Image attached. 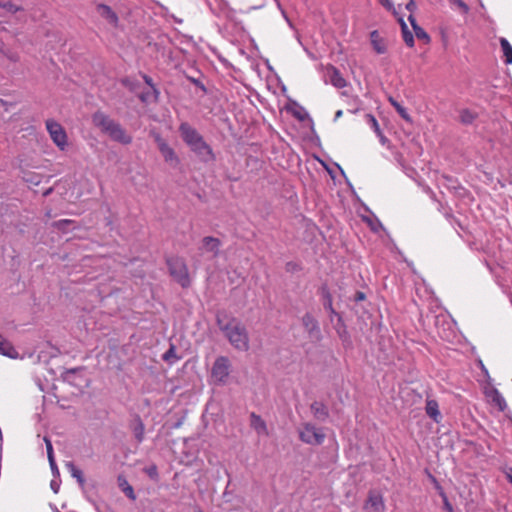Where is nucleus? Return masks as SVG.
I'll list each match as a JSON object with an SVG mask.
<instances>
[{
  "label": "nucleus",
  "mask_w": 512,
  "mask_h": 512,
  "mask_svg": "<svg viewBox=\"0 0 512 512\" xmlns=\"http://www.w3.org/2000/svg\"><path fill=\"white\" fill-rule=\"evenodd\" d=\"M179 132L186 145L201 161L211 162L215 160L211 146L194 127L188 123H181Z\"/></svg>",
  "instance_id": "f257e3e1"
},
{
  "label": "nucleus",
  "mask_w": 512,
  "mask_h": 512,
  "mask_svg": "<svg viewBox=\"0 0 512 512\" xmlns=\"http://www.w3.org/2000/svg\"><path fill=\"white\" fill-rule=\"evenodd\" d=\"M219 329L223 332L229 343L238 351L249 349V336L246 327L236 318L225 320L217 317Z\"/></svg>",
  "instance_id": "f03ea898"
},
{
  "label": "nucleus",
  "mask_w": 512,
  "mask_h": 512,
  "mask_svg": "<svg viewBox=\"0 0 512 512\" xmlns=\"http://www.w3.org/2000/svg\"><path fill=\"white\" fill-rule=\"evenodd\" d=\"M167 265L171 276L183 287L187 288L191 284L188 267L183 258L172 257L167 260Z\"/></svg>",
  "instance_id": "7ed1b4c3"
},
{
  "label": "nucleus",
  "mask_w": 512,
  "mask_h": 512,
  "mask_svg": "<svg viewBox=\"0 0 512 512\" xmlns=\"http://www.w3.org/2000/svg\"><path fill=\"white\" fill-rule=\"evenodd\" d=\"M230 371L231 363L228 357H217L211 369L212 382L217 385L226 384L230 376Z\"/></svg>",
  "instance_id": "20e7f679"
},
{
  "label": "nucleus",
  "mask_w": 512,
  "mask_h": 512,
  "mask_svg": "<svg viewBox=\"0 0 512 512\" xmlns=\"http://www.w3.org/2000/svg\"><path fill=\"white\" fill-rule=\"evenodd\" d=\"M46 129L53 143L61 151L66 150L68 146V137L62 125L53 119H48L46 120Z\"/></svg>",
  "instance_id": "39448f33"
},
{
  "label": "nucleus",
  "mask_w": 512,
  "mask_h": 512,
  "mask_svg": "<svg viewBox=\"0 0 512 512\" xmlns=\"http://www.w3.org/2000/svg\"><path fill=\"white\" fill-rule=\"evenodd\" d=\"M299 437L302 442L309 445H321L325 440V433L321 428H317L311 423L303 425L299 431Z\"/></svg>",
  "instance_id": "423d86ee"
},
{
  "label": "nucleus",
  "mask_w": 512,
  "mask_h": 512,
  "mask_svg": "<svg viewBox=\"0 0 512 512\" xmlns=\"http://www.w3.org/2000/svg\"><path fill=\"white\" fill-rule=\"evenodd\" d=\"M483 392L486 398L495 405L499 411H504L507 408V403L500 391L494 387L493 383H486L483 387Z\"/></svg>",
  "instance_id": "0eeeda50"
},
{
  "label": "nucleus",
  "mask_w": 512,
  "mask_h": 512,
  "mask_svg": "<svg viewBox=\"0 0 512 512\" xmlns=\"http://www.w3.org/2000/svg\"><path fill=\"white\" fill-rule=\"evenodd\" d=\"M105 134H107L113 141L124 145L130 144L132 142V137L127 134L124 128L116 121L112 123Z\"/></svg>",
  "instance_id": "6e6552de"
},
{
  "label": "nucleus",
  "mask_w": 512,
  "mask_h": 512,
  "mask_svg": "<svg viewBox=\"0 0 512 512\" xmlns=\"http://www.w3.org/2000/svg\"><path fill=\"white\" fill-rule=\"evenodd\" d=\"M156 142L158 144V148L164 158V160L169 163L171 166L176 167L180 160L178 156L176 155L174 149L170 147L167 142L162 139L160 136L156 137Z\"/></svg>",
  "instance_id": "1a4fd4ad"
},
{
  "label": "nucleus",
  "mask_w": 512,
  "mask_h": 512,
  "mask_svg": "<svg viewBox=\"0 0 512 512\" xmlns=\"http://www.w3.org/2000/svg\"><path fill=\"white\" fill-rule=\"evenodd\" d=\"M302 324L310 337L314 339L320 338L319 324L311 314L307 313L302 317Z\"/></svg>",
  "instance_id": "9d476101"
},
{
  "label": "nucleus",
  "mask_w": 512,
  "mask_h": 512,
  "mask_svg": "<svg viewBox=\"0 0 512 512\" xmlns=\"http://www.w3.org/2000/svg\"><path fill=\"white\" fill-rule=\"evenodd\" d=\"M250 426L258 436H268V427L260 415L252 412L250 414Z\"/></svg>",
  "instance_id": "9b49d317"
},
{
  "label": "nucleus",
  "mask_w": 512,
  "mask_h": 512,
  "mask_svg": "<svg viewBox=\"0 0 512 512\" xmlns=\"http://www.w3.org/2000/svg\"><path fill=\"white\" fill-rule=\"evenodd\" d=\"M220 248L221 241L218 238L206 236L202 239V251L211 253L213 257L219 255Z\"/></svg>",
  "instance_id": "f8f14e48"
},
{
  "label": "nucleus",
  "mask_w": 512,
  "mask_h": 512,
  "mask_svg": "<svg viewBox=\"0 0 512 512\" xmlns=\"http://www.w3.org/2000/svg\"><path fill=\"white\" fill-rule=\"evenodd\" d=\"M92 122L97 128L101 130V132L106 133L114 120L105 113L97 111L92 116Z\"/></svg>",
  "instance_id": "ddd939ff"
},
{
  "label": "nucleus",
  "mask_w": 512,
  "mask_h": 512,
  "mask_svg": "<svg viewBox=\"0 0 512 512\" xmlns=\"http://www.w3.org/2000/svg\"><path fill=\"white\" fill-rule=\"evenodd\" d=\"M370 40L373 49L378 54H384L387 50L385 40L380 36L377 30H374L370 33Z\"/></svg>",
  "instance_id": "4468645a"
},
{
  "label": "nucleus",
  "mask_w": 512,
  "mask_h": 512,
  "mask_svg": "<svg viewBox=\"0 0 512 512\" xmlns=\"http://www.w3.org/2000/svg\"><path fill=\"white\" fill-rule=\"evenodd\" d=\"M427 415L432 418L436 423H439L441 420V413L439 410V405L436 400L430 399L426 402L425 407Z\"/></svg>",
  "instance_id": "2eb2a0df"
},
{
  "label": "nucleus",
  "mask_w": 512,
  "mask_h": 512,
  "mask_svg": "<svg viewBox=\"0 0 512 512\" xmlns=\"http://www.w3.org/2000/svg\"><path fill=\"white\" fill-rule=\"evenodd\" d=\"M0 354L9 358H17L18 353L12 344L0 335Z\"/></svg>",
  "instance_id": "dca6fc26"
},
{
  "label": "nucleus",
  "mask_w": 512,
  "mask_h": 512,
  "mask_svg": "<svg viewBox=\"0 0 512 512\" xmlns=\"http://www.w3.org/2000/svg\"><path fill=\"white\" fill-rule=\"evenodd\" d=\"M208 4L212 12L217 16L226 15L228 13V4L225 0H208Z\"/></svg>",
  "instance_id": "f3484780"
},
{
  "label": "nucleus",
  "mask_w": 512,
  "mask_h": 512,
  "mask_svg": "<svg viewBox=\"0 0 512 512\" xmlns=\"http://www.w3.org/2000/svg\"><path fill=\"white\" fill-rule=\"evenodd\" d=\"M330 82L336 88H343L346 86V80L342 77L338 69L332 67L328 70Z\"/></svg>",
  "instance_id": "a211bd4d"
},
{
  "label": "nucleus",
  "mask_w": 512,
  "mask_h": 512,
  "mask_svg": "<svg viewBox=\"0 0 512 512\" xmlns=\"http://www.w3.org/2000/svg\"><path fill=\"white\" fill-rule=\"evenodd\" d=\"M395 16L397 17L399 23L401 24L404 42L406 43L407 46L413 47L414 46V36L409 31L407 24L405 23V21L403 19V16L400 15L399 12H398V15H395Z\"/></svg>",
  "instance_id": "6ab92c4d"
},
{
  "label": "nucleus",
  "mask_w": 512,
  "mask_h": 512,
  "mask_svg": "<svg viewBox=\"0 0 512 512\" xmlns=\"http://www.w3.org/2000/svg\"><path fill=\"white\" fill-rule=\"evenodd\" d=\"M132 431L136 440L141 443L144 440L145 426L139 416H136L133 420Z\"/></svg>",
  "instance_id": "aec40b11"
},
{
  "label": "nucleus",
  "mask_w": 512,
  "mask_h": 512,
  "mask_svg": "<svg viewBox=\"0 0 512 512\" xmlns=\"http://www.w3.org/2000/svg\"><path fill=\"white\" fill-rule=\"evenodd\" d=\"M367 506L373 508L376 512H381L384 510V501L383 497L378 493H370Z\"/></svg>",
  "instance_id": "412c9836"
},
{
  "label": "nucleus",
  "mask_w": 512,
  "mask_h": 512,
  "mask_svg": "<svg viewBox=\"0 0 512 512\" xmlns=\"http://www.w3.org/2000/svg\"><path fill=\"white\" fill-rule=\"evenodd\" d=\"M311 411L314 417L320 421H324L328 417V410L326 406L321 402L312 403Z\"/></svg>",
  "instance_id": "4be33fe9"
},
{
  "label": "nucleus",
  "mask_w": 512,
  "mask_h": 512,
  "mask_svg": "<svg viewBox=\"0 0 512 512\" xmlns=\"http://www.w3.org/2000/svg\"><path fill=\"white\" fill-rule=\"evenodd\" d=\"M99 13L105 17L110 23L117 24L118 22V16L116 13L111 9L110 6L105 4H99L97 7Z\"/></svg>",
  "instance_id": "5701e85b"
},
{
  "label": "nucleus",
  "mask_w": 512,
  "mask_h": 512,
  "mask_svg": "<svg viewBox=\"0 0 512 512\" xmlns=\"http://www.w3.org/2000/svg\"><path fill=\"white\" fill-rule=\"evenodd\" d=\"M408 20L411 23V26H412V28H413V30L415 32V36L418 39L424 40L425 42H429L430 41L429 35L427 34V32L423 28H421L417 24L415 17L413 15H409L408 16Z\"/></svg>",
  "instance_id": "b1692460"
},
{
  "label": "nucleus",
  "mask_w": 512,
  "mask_h": 512,
  "mask_svg": "<svg viewBox=\"0 0 512 512\" xmlns=\"http://www.w3.org/2000/svg\"><path fill=\"white\" fill-rule=\"evenodd\" d=\"M499 42H500L501 50L503 53L504 62L507 65L512 64V46H511V44L504 37H501Z\"/></svg>",
  "instance_id": "393cba45"
},
{
  "label": "nucleus",
  "mask_w": 512,
  "mask_h": 512,
  "mask_svg": "<svg viewBox=\"0 0 512 512\" xmlns=\"http://www.w3.org/2000/svg\"><path fill=\"white\" fill-rule=\"evenodd\" d=\"M389 102L391 103V105L395 108V110L398 112V114L407 122L411 123L412 122V118L411 116L409 115V113L407 112V110L399 103L397 102L394 98L390 97L389 98Z\"/></svg>",
  "instance_id": "a878e982"
},
{
  "label": "nucleus",
  "mask_w": 512,
  "mask_h": 512,
  "mask_svg": "<svg viewBox=\"0 0 512 512\" xmlns=\"http://www.w3.org/2000/svg\"><path fill=\"white\" fill-rule=\"evenodd\" d=\"M66 467H67L68 471L70 472L71 476L76 478L77 481L81 485H83L85 480H84L82 471L78 467H76L72 462H68L66 464Z\"/></svg>",
  "instance_id": "bb28decb"
},
{
  "label": "nucleus",
  "mask_w": 512,
  "mask_h": 512,
  "mask_svg": "<svg viewBox=\"0 0 512 512\" xmlns=\"http://www.w3.org/2000/svg\"><path fill=\"white\" fill-rule=\"evenodd\" d=\"M459 118L463 124H471L475 120L476 115L468 109H463L460 111Z\"/></svg>",
  "instance_id": "cd10ccee"
},
{
  "label": "nucleus",
  "mask_w": 512,
  "mask_h": 512,
  "mask_svg": "<svg viewBox=\"0 0 512 512\" xmlns=\"http://www.w3.org/2000/svg\"><path fill=\"white\" fill-rule=\"evenodd\" d=\"M119 482V485L122 488V491L126 494V496L132 500H135L136 497L132 486L129 485V483L125 479L119 478Z\"/></svg>",
  "instance_id": "c85d7f7f"
},
{
  "label": "nucleus",
  "mask_w": 512,
  "mask_h": 512,
  "mask_svg": "<svg viewBox=\"0 0 512 512\" xmlns=\"http://www.w3.org/2000/svg\"><path fill=\"white\" fill-rule=\"evenodd\" d=\"M366 119H367V123L369 124L371 129H373V131L376 133V135H380L381 129H380L377 119L372 114H367Z\"/></svg>",
  "instance_id": "c756f323"
},
{
  "label": "nucleus",
  "mask_w": 512,
  "mask_h": 512,
  "mask_svg": "<svg viewBox=\"0 0 512 512\" xmlns=\"http://www.w3.org/2000/svg\"><path fill=\"white\" fill-rule=\"evenodd\" d=\"M163 359L167 362L174 363L179 358L176 356V351L174 345H171L170 348L164 353Z\"/></svg>",
  "instance_id": "7c9ffc66"
},
{
  "label": "nucleus",
  "mask_w": 512,
  "mask_h": 512,
  "mask_svg": "<svg viewBox=\"0 0 512 512\" xmlns=\"http://www.w3.org/2000/svg\"><path fill=\"white\" fill-rule=\"evenodd\" d=\"M0 7L10 13H15L21 9L20 6L11 1H0Z\"/></svg>",
  "instance_id": "2f4dec72"
},
{
  "label": "nucleus",
  "mask_w": 512,
  "mask_h": 512,
  "mask_svg": "<svg viewBox=\"0 0 512 512\" xmlns=\"http://www.w3.org/2000/svg\"><path fill=\"white\" fill-rule=\"evenodd\" d=\"M378 1L387 11L392 12L394 15H398V10L391 0H378Z\"/></svg>",
  "instance_id": "473e14b6"
},
{
  "label": "nucleus",
  "mask_w": 512,
  "mask_h": 512,
  "mask_svg": "<svg viewBox=\"0 0 512 512\" xmlns=\"http://www.w3.org/2000/svg\"><path fill=\"white\" fill-rule=\"evenodd\" d=\"M325 298H326L325 302H324L325 309L329 310L331 314L336 315V316L339 317V315L335 312V310L333 308L332 297H331V295L328 292L326 293V297Z\"/></svg>",
  "instance_id": "72a5a7b5"
},
{
  "label": "nucleus",
  "mask_w": 512,
  "mask_h": 512,
  "mask_svg": "<svg viewBox=\"0 0 512 512\" xmlns=\"http://www.w3.org/2000/svg\"><path fill=\"white\" fill-rule=\"evenodd\" d=\"M477 363H478L479 368L481 369L482 373L484 374V376L486 378V383H489V382L491 383L492 382V378L490 377L488 369L484 365L483 361L481 359H479L477 361Z\"/></svg>",
  "instance_id": "f704fd0d"
},
{
  "label": "nucleus",
  "mask_w": 512,
  "mask_h": 512,
  "mask_svg": "<svg viewBox=\"0 0 512 512\" xmlns=\"http://www.w3.org/2000/svg\"><path fill=\"white\" fill-rule=\"evenodd\" d=\"M451 3L455 4L464 14L469 12L468 5L462 0H450Z\"/></svg>",
  "instance_id": "c9c22d12"
},
{
  "label": "nucleus",
  "mask_w": 512,
  "mask_h": 512,
  "mask_svg": "<svg viewBox=\"0 0 512 512\" xmlns=\"http://www.w3.org/2000/svg\"><path fill=\"white\" fill-rule=\"evenodd\" d=\"M431 478H432V481H433V483H434V485H435L436 490L438 491L439 495H440V496H441V498H442V501H443L445 498H448V497H447V495H446V493L444 492V490H443L442 486L438 483V481H437L434 477H432V476H431Z\"/></svg>",
  "instance_id": "e433bc0d"
},
{
  "label": "nucleus",
  "mask_w": 512,
  "mask_h": 512,
  "mask_svg": "<svg viewBox=\"0 0 512 512\" xmlns=\"http://www.w3.org/2000/svg\"><path fill=\"white\" fill-rule=\"evenodd\" d=\"M44 442L46 444L48 459H50V457H54L52 443H51L50 439L47 437H44Z\"/></svg>",
  "instance_id": "4c0bfd02"
},
{
  "label": "nucleus",
  "mask_w": 512,
  "mask_h": 512,
  "mask_svg": "<svg viewBox=\"0 0 512 512\" xmlns=\"http://www.w3.org/2000/svg\"><path fill=\"white\" fill-rule=\"evenodd\" d=\"M3 53L12 62H17L19 60V55L16 52L3 51Z\"/></svg>",
  "instance_id": "58836bf2"
},
{
  "label": "nucleus",
  "mask_w": 512,
  "mask_h": 512,
  "mask_svg": "<svg viewBox=\"0 0 512 512\" xmlns=\"http://www.w3.org/2000/svg\"><path fill=\"white\" fill-rule=\"evenodd\" d=\"M405 8L407 11L410 12V15H413V12L416 10V4H415L414 0H409L406 3Z\"/></svg>",
  "instance_id": "ea45409f"
},
{
  "label": "nucleus",
  "mask_w": 512,
  "mask_h": 512,
  "mask_svg": "<svg viewBox=\"0 0 512 512\" xmlns=\"http://www.w3.org/2000/svg\"><path fill=\"white\" fill-rule=\"evenodd\" d=\"M48 460H49V464H50V467H51L52 473H53L54 475H56V474H57V475H59V470H58V468H57V465H56V462H55L54 457H50V459H48Z\"/></svg>",
  "instance_id": "a19ab883"
},
{
  "label": "nucleus",
  "mask_w": 512,
  "mask_h": 512,
  "mask_svg": "<svg viewBox=\"0 0 512 512\" xmlns=\"http://www.w3.org/2000/svg\"><path fill=\"white\" fill-rule=\"evenodd\" d=\"M443 508L446 512H454V509H453V506L452 504L450 503L449 499L448 498H445L443 500Z\"/></svg>",
  "instance_id": "79ce46f5"
},
{
  "label": "nucleus",
  "mask_w": 512,
  "mask_h": 512,
  "mask_svg": "<svg viewBox=\"0 0 512 512\" xmlns=\"http://www.w3.org/2000/svg\"><path fill=\"white\" fill-rule=\"evenodd\" d=\"M369 225H370V227H371V229H372L373 231H377V230H378V228H381V227H382V225H381V223H380L379 221H375V222H373V221L369 220Z\"/></svg>",
  "instance_id": "37998d69"
},
{
  "label": "nucleus",
  "mask_w": 512,
  "mask_h": 512,
  "mask_svg": "<svg viewBox=\"0 0 512 512\" xmlns=\"http://www.w3.org/2000/svg\"><path fill=\"white\" fill-rule=\"evenodd\" d=\"M142 77H143V79H144L145 83H146L147 85H149V86H150V87H151V88L156 92V89H155V87H154V85H153V81H152L151 77H149V76H147V75H145V74H144Z\"/></svg>",
  "instance_id": "c03bdc74"
},
{
  "label": "nucleus",
  "mask_w": 512,
  "mask_h": 512,
  "mask_svg": "<svg viewBox=\"0 0 512 512\" xmlns=\"http://www.w3.org/2000/svg\"><path fill=\"white\" fill-rule=\"evenodd\" d=\"M306 112L303 110V108H300V111H295L294 112V115L300 119V120H303L304 119V116H305Z\"/></svg>",
  "instance_id": "a18cd8bd"
},
{
  "label": "nucleus",
  "mask_w": 512,
  "mask_h": 512,
  "mask_svg": "<svg viewBox=\"0 0 512 512\" xmlns=\"http://www.w3.org/2000/svg\"><path fill=\"white\" fill-rule=\"evenodd\" d=\"M51 489L54 491V493H57L59 490V483L55 480H52L50 483Z\"/></svg>",
  "instance_id": "49530a36"
},
{
  "label": "nucleus",
  "mask_w": 512,
  "mask_h": 512,
  "mask_svg": "<svg viewBox=\"0 0 512 512\" xmlns=\"http://www.w3.org/2000/svg\"><path fill=\"white\" fill-rule=\"evenodd\" d=\"M377 136L382 145H386L388 143V139L383 135L382 131H380V135Z\"/></svg>",
  "instance_id": "de8ad7c7"
},
{
  "label": "nucleus",
  "mask_w": 512,
  "mask_h": 512,
  "mask_svg": "<svg viewBox=\"0 0 512 512\" xmlns=\"http://www.w3.org/2000/svg\"><path fill=\"white\" fill-rule=\"evenodd\" d=\"M506 476L509 480L510 483H512V468H509L507 471H506Z\"/></svg>",
  "instance_id": "09e8293b"
},
{
  "label": "nucleus",
  "mask_w": 512,
  "mask_h": 512,
  "mask_svg": "<svg viewBox=\"0 0 512 512\" xmlns=\"http://www.w3.org/2000/svg\"><path fill=\"white\" fill-rule=\"evenodd\" d=\"M149 475L150 476L157 475V469L155 466H153L152 468L149 469Z\"/></svg>",
  "instance_id": "8fccbe9b"
},
{
  "label": "nucleus",
  "mask_w": 512,
  "mask_h": 512,
  "mask_svg": "<svg viewBox=\"0 0 512 512\" xmlns=\"http://www.w3.org/2000/svg\"><path fill=\"white\" fill-rule=\"evenodd\" d=\"M342 114H343L342 110H338V111L335 113L334 121H337V120L342 116Z\"/></svg>",
  "instance_id": "3c124183"
},
{
  "label": "nucleus",
  "mask_w": 512,
  "mask_h": 512,
  "mask_svg": "<svg viewBox=\"0 0 512 512\" xmlns=\"http://www.w3.org/2000/svg\"><path fill=\"white\" fill-rule=\"evenodd\" d=\"M78 370H79V369H72V370L67 371V372H66V378H68V376H69L70 374H73V373H75V372H76V371H78Z\"/></svg>",
  "instance_id": "603ef678"
},
{
  "label": "nucleus",
  "mask_w": 512,
  "mask_h": 512,
  "mask_svg": "<svg viewBox=\"0 0 512 512\" xmlns=\"http://www.w3.org/2000/svg\"><path fill=\"white\" fill-rule=\"evenodd\" d=\"M358 299H359V300L364 299V294H363V293H359V294H358Z\"/></svg>",
  "instance_id": "864d4df0"
},
{
  "label": "nucleus",
  "mask_w": 512,
  "mask_h": 512,
  "mask_svg": "<svg viewBox=\"0 0 512 512\" xmlns=\"http://www.w3.org/2000/svg\"><path fill=\"white\" fill-rule=\"evenodd\" d=\"M55 512H60L57 508H55Z\"/></svg>",
  "instance_id": "5fc2aeb1"
}]
</instances>
